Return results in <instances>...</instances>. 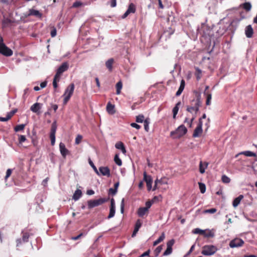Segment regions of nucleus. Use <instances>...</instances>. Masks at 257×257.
<instances>
[{"instance_id": "f257e3e1", "label": "nucleus", "mask_w": 257, "mask_h": 257, "mask_svg": "<svg viewBox=\"0 0 257 257\" xmlns=\"http://www.w3.org/2000/svg\"><path fill=\"white\" fill-rule=\"evenodd\" d=\"M201 104V101L200 100V96L198 95L196 99H193L191 101L190 105L187 106V111L192 113L194 112V114L196 115L197 112L198 111L199 107Z\"/></svg>"}, {"instance_id": "f03ea898", "label": "nucleus", "mask_w": 257, "mask_h": 257, "mask_svg": "<svg viewBox=\"0 0 257 257\" xmlns=\"http://www.w3.org/2000/svg\"><path fill=\"white\" fill-rule=\"evenodd\" d=\"M217 250L216 246L213 245H206L202 247L201 253L205 255L214 254Z\"/></svg>"}, {"instance_id": "7ed1b4c3", "label": "nucleus", "mask_w": 257, "mask_h": 257, "mask_svg": "<svg viewBox=\"0 0 257 257\" xmlns=\"http://www.w3.org/2000/svg\"><path fill=\"white\" fill-rule=\"evenodd\" d=\"M0 53L6 56H11L13 55V51L4 43L1 36H0Z\"/></svg>"}, {"instance_id": "20e7f679", "label": "nucleus", "mask_w": 257, "mask_h": 257, "mask_svg": "<svg viewBox=\"0 0 257 257\" xmlns=\"http://www.w3.org/2000/svg\"><path fill=\"white\" fill-rule=\"evenodd\" d=\"M187 130L183 125L179 126L175 131H172L170 135L174 138H180L184 135L187 133Z\"/></svg>"}, {"instance_id": "39448f33", "label": "nucleus", "mask_w": 257, "mask_h": 257, "mask_svg": "<svg viewBox=\"0 0 257 257\" xmlns=\"http://www.w3.org/2000/svg\"><path fill=\"white\" fill-rule=\"evenodd\" d=\"M106 201V200L103 198H100L96 200H90L87 202L88 207L89 208H92L103 204Z\"/></svg>"}, {"instance_id": "423d86ee", "label": "nucleus", "mask_w": 257, "mask_h": 257, "mask_svg": "<svg viewBox=\"0 0 257 257\" xmlns=\"http://www.w3.org/2000/svg\"><path fill=\"white\" fill-rule=\"evenodd\" d=\"M69 67L68 64L67 62L63 63L57 69L55 76L57 77H61V74L66 71Z\"/></svg>"}, {"instance_id": "0eeeda50", "label": "nucleus", "mask_w": 257, "mask_h": 257, "mask_svg": "<svg viewBox=\"0 0 257 257\" xmlns=\"http://www.w3.org/2000/svg\"><path fill=\"white\" fill-rule=\"evenodd\" d=\"M243 243L244 241L241 239L236 238L230 242L229 246L231 248L237 247L241 246Z\"/></svg>"}, {"instance_id": "6e6552de", "label": "nucleus", "mask_w": 257, "mask_h": 257, "mask_svg": "<svg viewBox=\"0 0 257 257\" xmlns=\"http://www.w3.org/2000/svg\"><path fill=\"white\" fill-rule=\"evenodd\" d=\"M202 121H201V119H199V123L194 131L193 134V137H198L202 133Z\"/></svg>"}, {"instance_id": "1a4fd4ad", "label": "nucleus", "mask_w": 257, "mask_h": 257, "mask_svg": "<svg viewBox=\"0 0 257 257\" xmlns=\"http://www.w3.org/2000/svg\"><path fill=\"white\" fill-rule=\"evenodd\" d=\"M144 179L147 184V187L149 191L152 188V179L150 176H147L146 172L144 173Z\"/></svg>"}, {"instance_id": "9d476101", "label": "nucleus", "mask_w": 257, "mask_h": 257, "mask_svg": "<svg viewBox=\"0 0 257 257\" xmlns=\"http://www.w3.org/2000/svg\"><path fill=\"white\" fill-rule=\"evenodd\" d=\"M110 208L109 211V214L108 216V218H111L114 216L115 212V202L113 198H112L110 201Z\"/></svg>"}, {"instance_id": "9b49d317", "label": "nucleus", "mask_w": 257, "mask_h": 257, "mask_svg": "<svg viewBox=\"0 0 257 257\" xmlns=\"http://www.w3.org/2000/svg\"><path fill=\"white\" fill-rule=\"evenodd\" d=\"M99 173L103 176L109 177L110 176V170L107 167H100L99 168Z\"/></svg>"}, {"instance_id": "f8f14e48", "label": "nucleus", "mask_w": 257, "mask_h": 257, "mask_svg": "<svg viewBox=\"0 0 257 257\" xmlns=\"http://www.w3.org/2000/svg\"><path fill=\"white\" fill-rule=\"evenodd\" d=\"M74 90V84L73 83L70 84L66 89L64 94L70 97L72 95Z\"/></svg>"}, {"instance_id": "ddd939ff", "label": "nucleus", "mask_w": 257, "mask_h": 257, "mask_svg": "<svg viewBox=\"0 0 257 257\" xmlns=\"http://www.w3.org/2000/svg\"><path fill=\"white\" fill-rule=\"evenodd\" d=\"M253 30L251 25H248L245 29V34L247 38H250L252 37Z\"/></svg>"}, {"instance_id": "4468645a", "label": "nucleus", "mask_w": 257, "mask_h": 257, "mask_svg": "<svg viewBox=\"0 0 257 257\" xmlns=\"http://www.w3.org/2000/svg\"><path fill=\"white\" fill-rule=\"evenodd\" d=\"M42 104L40 103H35L31 106L30 109L32 111L39 114V110L41 108Z\"/></svg>"}, {"instance_id": "2eb2a0df", "label": "nucleus", "mask_w": 257, "mask_h": 257, "mask_svg": "<svg viewBox=\"0 0 257 257\" xmlns=\"http://www.w3.org/2000/svg\"><path fill=\"white\" fill-rule=\"evenodd\" d=\"M59 148L61 155L64 158H65L66 156L68 154L69 151L66 148L64 144L60 143L59 144Z\"/></svg>"}, {"instance_id": "dca6fc26", "label": "nucleus", "mask_w": 257, "mask_h": 257, "mask_svg": "<svg viewBox=\"0 0 257 257\" xmlns=\"http://www.w3.org/2000/svg\"><path fill=\"white\" fill-rule=\"evenodd\" d=\"M106 111L110 114H113L115 112L114 105L108 102L106 105Z\"/></svg>"}, {"instance_id": "f3484780", "label": "nucleus", "mask_w": 257, "mask_h": 257, "mask_svg": "<svg viewBox=\"0 0 257 257\" xmlns=\"http://www.w3.org/2000/svg\"><path fill=\"white\" fill-rule=\"evenodd\" d=\"M208 166V163L207 162H202V161H200L199 163V172L201 174H203L205 173L206 169L207 168Z\"/></svg>"}, {"instance_id": "a211bd4d", "label": "nucleus", "mask_w": 257, "mask_h": 257, "mask_svg": "<svg viewBox=\"0 0 257 257\" xmlns=\"http://www.w3.org/2000/svg\"><path fill=\"white\" fill-rule=\"evenodd\" d=\"M28 16H34L37 18H41L42 14L38 10H34V9H30L29 11V14H28Z\"/></svg>"}, {"instance_id": "6ab92c4d", "label": "nucleus", "mask_w": 257, "mask_h": 257, "mask_svg": "<svg viewBox=\"0 0 257 257\" xmlns=\"http://www.w3.org/2000/svg\"><path fill=\"white\" fill-rule=\"evenodd\" d=\"M141 226H142L141 221H140V220H138L135 224V227L134 230L132 235V237H134L136 236L137 233L139 231V230L140 228L141 227Z\"/></svg>"}, {"instance_id": "aec40b11", "label": "nucleus", "mask_w": 257, "mask_h": 257, "mask_svg": "<svg viewBox=\"0 0 257 257\" xmlns=\"http://www.w3.org/2000/svg\"><path fill=\"white\" fill-rule=\"evenodd\" d=\"M115 148L117 149L120 150L122 153L124 154L126 153V150L125 149L123 144L121 142H118L115 144Z\"/></svg>"}, {"instance_id": "412c9836", "label": "nucleus", "mask_w": 257, "mask_h": 257, "mask_svg": "<svg viewBox=\"0 0 257 257\" xmlns=\"http://www.w3.org/2000/svg\"><path fill=\"white\" fill-rule=\"evenodd\" d=\"M243 196L242 195H240L238 197L235 198L233 201L232 205L235 208L240 203L241 200L243 199Z\"/></svg>"}, {"instance_id": "4be33fe9", "label": "nucleus", "mask_w": 257, "mask_h": 257, "mask_svg": "<svg viewBox=\"0 0 257 257\" xmlns=\"http://www.w3.org/2000/svg\"><path fill=\"white\" fill-rule=\"evenodd\" d=\"M149 210H147V208L140 207L138 210V214L140 217H143L148 212Z\"/></svg>"}, {"instance_id": "5701e85b", "label": "nucleus", "mask_w": 257, "mask_h": 257, "mask_svg": "<svg viewBox=\"0 0 257 257\" xmlns=\"http://www.w3.org/2000/svg\"><path fill=\"white\" fill-rule=\"evenodd\" d=\"M82 196V192L80 189H77L72 197V199L75 201L78 200Z\"/></svg>"}, {"instance_id": "b1692460", "label": "nucleus", "mask_w": 257, "mask_h": 257, "mask_svg": "<svg viewBox=\"0 0 257 257\" xmlns=\"http://www.w3.org/2000/svg\"><path fill=\"white\" fill-rule=\"evenodd\" d=\"M184 87H185V81L183 79H182L181 81V84H180V87L176 93V95L177 96H179L181 94L182 91H183Z\"/></svg>"}, {"instance_id": "393cba45", "label": "nucleus", "mask_w": 257, "mask_h": 257, "mask_svg": "<svg viewBox=\"0 0 257 257\" xmlns=\"http://www.w3.org/2000/svg\"><path fill=\"white\" fill-rule=\"evenodd\" d=\"M113 62V59L112 58H110L108 59L105 63L106 67L109 69L110 71H111L112 69V64Z\"/></svg>"}, {"instance_id": "a878e982", "label": "nucleus", "mask_w": 257, "mask_h": 257, "mask_svg": "<svg viewBox=\"0 0 257 257\" xmlns=\"http://www.w3.org/2000/svg\"><path fill=\"white\" fill-rule=\"evenodd\" d=\"M181 105V102L179 101L177 102L175 106L173 109V118H176V116L178 112L179 106Z\"/></svg>"}, {"instance_id": "bb28decb", "label": "nucleus", "mask_w": 257, "mask_h": 257, "mask_svg": "<svg viewBox=\"0 0 257 257\" xmlns=\"http://www.w3.org/2000/svg\"><path fill=\"white\" fill-rule=\"evenodd\" d=\"M165 238V234L164 232H163L161 234V235L154 242L153 245L154 246L157 245L160 242L162 241Z\"/></svg>"}, {"instance_id": "cd10ccee", "label": "nucleus", "mask_w": 257, "mask_h": 257, "mask_svg": "<svg viewBox=\"0 0 257 257\" xmlns=\"http://www.w3.org/2000/svg\"><path fill=\"white\" fill-rule=\"evenodd\" d=\"M195 118H196V115L193 114L192 118H191V119L190 120H189V119L188 118L186 117L185 119L184 122L186 123L187 124V125L189 127H191L192 126V122L195 119Z\"/></svg>"}, {"instance_id": "c85d7f7f", "label": "nucleus", "mask_w": 257, "mask_h": 257, "mask_svg": "<svg viewBox=\"0 0 257 257\" xmlns=\"http://www.w3.org/2000/svg\"><path fill=\"white\" fill-rule=\"evenodd\" d=\"M56 129H57L56 122L54 121L53 122L52 126H51L50 136H53V135L55 136Z\"/></svg>"}, {"instance_id": "c756f323", "label": "nucleus", "mask_w": 257, "mask_h": 257, "mask_svg": "<svg viewBox=\"0 0 257 257\" xmlns=\"http://www.w3.org/2000/svg\"><path fill=\"white\" fill-rule=\"evenodd\" d=\"M242 8L246 11H249L251 9V5L249 2H246L242 5Z\"/></svg>"}, {"instance_id": "7c9ffc66", "label": "nucleus", "mask_w": 257, "mask_h": 257, "mask_svg": "<svg viewBox=\"0 0 257 257\" xmlns=\"http://www.w3.org/2000/svg\"><path fill=\"white\" fill-rule=\"evenodd\" d=\"M122 87V84L121 81L118 82L116 84V93L118 95L120 93Z\"/></svg>"}, {"instance_id": "2f4dec72", "label": "nucleus", "mask_w": 257, "mask_h": 257, "mask_svg": "<svg viewBox=\"0 0 257 257\" xmlns=\"http://www.w3.org/2000/svg\"><path fill=\"white\" fill-rule=\"evenodd\" d=\"M241 154H243L247 157H256V154H255L251 151H249L243 152L241 153Z\"/></svg>"}, {"instance_id": "473e14b6", "label": "nucleus", "mask_w": 257, "mask_h": 257, "mask_svg": "<svg viewBox=\"0 0 257 257\" xmlns=\"http://www.w3.org/2000/svg\"><path fill=\"white\" fill-rule=\"evenodd\" d=\"M130 13H135L136 12V7L135 5L131 3L127 10Z\"/></svg>"}, {"instance_id": "72a5a7b5", "label": "nucleus", "mask_w": 257, "mask_h": 257, "mask_svg": "<svg viewBox=\"0 0 257 257\" xmlns=\"http://www.w3.org/2000/svg\"><path fill=\"white\" fill-rule=\"evenodd\" d=\"M205 232V230H202L198 228H195L192 231V232L194 234H203V235H204Z\"/></svg>"}, {"instance_id": "f704fd0d", "label": "nucleus", "mask_w": 257, "mask_h": 257, "mask_svg": "<svg viewBox=\"0 0 257 257\" xmlns=\"http://www.w3.org/2000/svg\"><path fill=\"white\" fill-rule=\"evenodd\" d=\"M204 94L206 95V104L207 105H209L211 103V100L212 98V95L210 93H206V92H204Z\"/></svg>"}, {"instance_id": "c9c22d12", "label": "nucleus", "mask_w": 257, "mask_h": 257, "mask_svg": "<svg viewBox=\"0 0 257 257\" xmlns=\"http://www.w3.org/2000/svg\"><path fill=\"white\" fill-rule=\"evenodd\" d=\"M199 187L201 193H204L206 191V186L204 183L199 182Z\"/></svg>"}, {"instance_id": "e433bc0d", "label": "nucleus", "mask_w": 257, "mask_h": 257, "mask_svg": "<svg viewBox=\"0 0 257 257\" xmlns=\"http://www.w3.org/2000/svg\"><path fill=\"white\" fill-rule=\"evenodd\" d=\"M150 120L149 118L146 119L144 121V128L146 131L148 132L149 130Z\"/></svg>"}, {"instance_id": "4c0bfd02", "label": "nucleus", "mask_w": 257, "mask_h": 257, "mask_svg": "<svg viewBox=\"0 0 257 257\" xmlns=\"http://www.w3.org/2000/svg\"><path fill=\"white\" fill-rule=\"evenodd\" d=\"M115 163L119 166H121L122 162L121 160L119 159L118 155H115L114 159Z\"/></svg>"}, {"instance_id": "58836bf2", "label": "nucleus", "mask_w": 257, "mask_h": 257, "mask_svg": "<svg viewBox=\"0 0 257 257\" xmlns=\"http://www.w3.org/2000/svg\"><path fill=\"white\" fill-rule=\"evenodd\" d=\"M144 116L142 114L139 115L136 117V121L138 123H142L144 121Z\"/></svg>"}, {"instance_id": "ea45409f", "label": "nucleus", "mask_w": 257, "mask_h": 257, "mask_svg": "<svg viewBox=\"0 0 257 257\" xmlns=\"http://www.w3.org/2000/svg\"><path fill=\"white\" fill-rule=\"evenodd\" d=\"M25 126V124H20V125H17L15 127V131L16 132H19V131H22V130H23L24 129Z\"/></svg>"}, {"instance_id": "a19ab883", "label": "nucleus", "mask_w": 257, "mask_h": 257, "mask_svg": "<svg viewBox=\"0 0 257 257\" xmlns=\"http://www.w3.org/2000/svg\"><path fill=\"white\" fill-rule=\"evenodd\" d=\"M222 181L224 183H228L230 181V179L227 176L223 175L221 178Z\"/></svg>"}, {"instance_id": "79ce46f5", "label": "nucleus", "mask_w": 257, "mask_h": 257, "mask_svg": "<svg viewBox=\"0 0 257 257\" xmlns=\"http://www.w3.org/2000/svg\"><path fill=\"white\" fill-rule=\"evenodd\" d=\"M162 245H160V246H158L155 250L154 251V252H155V255L157 256H158L159 253L161 252L162 250Z\"/></svg>"}, {"instance_id": "37998d69", "label": "nucleus", "mask_w": 257, "mask_h": 257, "mask_svg": "<svg viewBox=\"0 0 257 257\" xmlns=\"http://www.w3.org/2000/svg\"><path fill=\"white\" fill-rule=\"evenodd\" d=\"M60 79V77H57L55 75L53 81V85L55 88L57 87V82L59 81Z\"/></svg>"}, {"instance_id": "c03bdc74", "label": "nucleus", "mask_w": 257, "mask_h": 257, "mask_svg": "<svg viewBox=\"0 0 257 257\" xmlns=\"http://www.w3.org/2000/svg\"><path fill=\"white\" fill-rule=\"evenodd\" d=\"M89 163L90 165V166L92 167V168L93 169L95 172L98 175H99V173L98 171L97 170L96 167L95 166L93 162L91 161L90 159L89 160Z\"/></svg>"}, {"instance_id": "a18cd8bd", "label": "nucleus", "mask_w": 257, "mask_h": 257, "mask_svg": "<svg viewBox=\"0 0 257 257\" xmlns=\"http://www.w3.org/2000/svg\"><path fill=\"white\" fill-rule=\"evenodd\" d=\"M172 252V248L167 247L166 250L164 252L163 255L167 256L170 254Z\"/></svg>"}, {"instance_id": "49530a36", "label": "nucleus", "mask_w": 257, "mask_h": 257, "mask_svg": "<svg viewBox=\"0 0 257 257\" xmlns=\"http://www.w3.org/2000/svg\"><path fill=\"white\" fill-rule=\"evenodd\" d=\"M217 210L215 208H211L209 209H206L203 211L204 213H214L216 212Z\"/></svg>"}, {"instance_id": "de8ad7c7", "label": "nucleus", "mask_w": 257, "mask_h": 257, "mask_svg": "<svg viewBox=\"0 0 257 257\" xmlns=\"http://www.w3.org/2000/svg\"><path fill=\"white\" fill-rule=\"evenodd\" d=\"M82 140V136L80 135H78L75 139V144L78 145Z\"/></svg>"}, {"instance_id": "09e8293b", "label": "nucleus", "mask_w": 257, "mask_h": 257, "mask_svg": "<svg viewBox=\"0 0 257 257\" xmlns=\"http://www.w3.org/2000/svg\"><path fill=\"white\" fill-rule=\"evenodd\" d=\"M214 235V233L210 230H208L207 232H205L204 236L205 237H213Z\"/></svg>"}, {"instance_id": "8fccbe9b", "label": "nucleus", "mask_w": 257, "mask_h": 257, "mask_svg": "<svg viewBox=\"0 0 257 257\" xmlns=\"http://www.w3.org/2000/svg\"><path fill=\"white\" fill-rule=\"evenodd\" d=\"M175 243L174 239H172L168 241L167 243V247L172 248V246Z\"/></svg>"}, {"instance_id": "3c124183", "label": "nucleus", "mask_w": 257, "mask_h": 257, "mask_svg": "<svg viewBox=\"0 0 257 257\" xmlns=\"http://www.w3.org/2000/svg\"><path fill=\"white\" fill-rule=\"evenodd\" d=\"M0 1L1 3L3 4L6 5H10L13 3L15 1V0H0Z\"/></svg>"}, {"instance_id": "603ef678", "label": "nucleus", "mask_w": 257, "mask_h": 257, "mask_svg": "<svg viewBox=\"0 0 257 257\" xmlns=\"http://www.w3.org/2000/svg\"><path fill=\"white\" fill-rule=\"evenodd\" d=\"M12 172V170L11 169H8L7 170L6 175L5 176V180H7L11 175Z\"/></svg>"}, {"instance_id": "864d4df0", "label": "nucleus", "mask_w": 257, "mask_h": 257, "mask_svg": "<svg viewBox=\"0 0 257 257\" xmlns=\"http://www.w3.org/2000/svg\"><path fill=\"white\" fill-rule=\"evenodd\" d=\"M26 140V137L25 136L20 135L19 138V141L20 143H22L24 142Z\"/></svg>"}, {"instance_id": "5fc2aeb1", "label": "nucleus", "mask_w": 257, "mask_h": 257, "mask_svg": "<svg viewBox=\"0 0 257 257\" xmlns=\"http://www.w3.org/2000/svg\"><path fill=\"white\" fill-rule=\"evenodd\" d=\"M153 202L151 201H148L146 202V207L145 208H147V210H149V209L151 207Z\"/></svg>"}, {"instance_id": "6e6d98bb", "label": "nucleus", "mask_w": 257, "mask_h": 257, "mask_svg": "<svg viewBox=\"0 0 257 257\" xmlns=\"http://www.w3.org/2000/svg\"><path fill=\"white\" fill-rule=\"evenodd\" d=\"M11 118L10 116L7 114V116L5 117H0V121H6L9 120Z\"/></svg>"}, {"instance_id": "4d7b16f0", "label": "nucleus", "mask_w": 257, "mask_h": 257, "mask_svg": "<svg viewBox=\"0 0 257 257\" xmlns=\"http://www.w3.org/2000/svg\"><path fill=\"white\" fill-rule=\"evenodd\" d=\"M124 200L123 198L121 200V204H120V211H121V213H123V211H124Z\"/></svg>"}, {"instance_id": "13d9d810", "label": "nucleus", "mask_w": 257, "mask_h": 257, "mask_svg": "<svg viewBox=\"0 0 257 257\" xmlns=\"http://www.w3.org/2000/svg\"><path fill=\"white\" fill-rule=\"evenodd\" d=\"M82 4L81 2L77 1L73 3V7L74 8H77L81 6H82Z\"/></svg>"}, {"instance_id": "bf43d9fd", "label": "nucleus", "mask_w": 257, "mask_h": 257, "mask_svg": "<svg viewBox=\"0 0 257 257\" xmlns=\"http://www.w3.org/2000/svg\"><path fill=\"white\" fill-rule=\"evenodd\" d=\"M63 96H64L63 103L64 104H66L69 100L70 97L66 95H65V94H63Z\"/></svg>"}, {"instance_id": "052dcab7", "label": "nucleus", "mask_w": 257, "mask_h": 257, "mask_svg": "<svg viewBox=\"0 0 257 257\" xmlns=\"http://www.w3.org/2000/svg\"><path fill=\"white\" fill-rule=\"evenodd\" d=\"M158 183H162V181L161 180L157 179L155 182V185L153 189V190H155L157 188V184Z\"/></svg>"}, {"instance_id": "680f3d73", "label": "nucleus", "mask_w": 257, "mask_h": 257, "mask_svg": "<svg viewBox=\"0 0 257 257\" xmlns=\"http://www.w3.org/2000/svg\"><path fill=\"white\" fill-rule=\"evenodd\" d=\"M50 137L51 139V145L52 146H53V145H54L55 143V135L50 136Z\"/></svg>"}, {"instance_id": "e2e57ef3", "label": "nucleus", "mask_w": 257, "mask_h": 257, "mask_svg": "<svg viewBox=\"0 0 257 257\" xmlns=\"http://www.w3.org/2000/svg\"><path fill=\"white\" fill-rule=\"evenodd\" d=\"M131 125L134 127V128H136V129L137 130H139L141 128V126L139 124H138L137 123H132L131 124Z\"/></svg>"}, {"instance_id": "0e129e2a", "label": "nucleus", "mask_w": 257, "mask_h": 257, "mask_svg": "<svg viewBox=\"0 0 257 257\" xmlns=\"http://www.w3.org/2000/svg\"><path fill=\"white\" fill-rule=\"evenodd\" d=\"M117 192V190L115 189L110 188L109 189V193L112 195H115Z\"/></svg>"}, {"instance_id": "69168bd1", "label": "nucleus", "mask_w": 257, "mask_h": 257, "mask_svg": "<svg viewBox=\"0 0 257 257\" xmlns=\"http://www.w3.org/2000/svg\"><path fill=\"white\" fill-rule=\"evenodd\" d=\"M56 35V30L54 28L51 32V36L52 37H54Z\"/></svg>"}, {"instance_id": "338daca9", "label": "nucleus", "mask_w": 257, "mask_h": 257, "mask_svg": "<svg viewBox=\"0 0 257 257\" xmlns=\"http://www.w3.org/2000/svg\"><path fill=\"white\" fill-rule=\"evenodd\" d=\"M150 253V250H148L146 251V252H144L143 254H142L140 256V257H144L146 256H148Z\"/></svg>"}, {"instance_id": "774afa93", "label": "nucleus", "mask_w": 257, "mask_h": 257, "mask_svg": "<svg viewBox=\"0 0 257 257\" xmlns=\"http://www.w3.org/2000/svg\"><path fill=\"white\" fill-rule=\"evenodd\" d=\"M29 235L27 234H25L23 236V240L24 241L26 242L28 241Z\"/></svg>"}]
</instances>
